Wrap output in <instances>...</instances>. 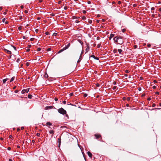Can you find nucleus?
Returning <instances> with one entry per match:
<instances>
[{"label": "nucleus", "instance_id": "nucleus-11", "mask_svg": "<svg viewBox=\"0 0 161 161\" xmlns=\"http://www.w3.org/2000/svg\"><path fill=\"white\" fill-rule=\"evenodd\" d=\"M64 50L63 48L61 49L59 51H58V53H61L62 52H63Z\"/></svg>", "mask_w": 161, "mask_h": 161}, {"label": "nucleus", "instance_id": "nucleus-13", "mask_svg": "<svg viewBox=\"0 0 161 161\" xmlns=\"http://www.w3.org/2000/svg\"><path fill=\"white\" fill-rule=\"evenodd\" d=\"M78 41L80 43V44L81 45H83V42H82V41H81L79 39L78 40Z\"/></svg>", "mask_w": 161, "mask_h": 161}, {"label": "nucleus", "instance_id": "nucleus-37", "mask_svg": "<svg viewBox=\"0 0 161 161\" xmlns=\"http://www.w3.org/2000/svg\"><path fill=\"white\" fill-rule=\"evenodd\" d=\"M65 114V117H67L68 119H69V116H68V114Z\"/></svg>", "mask_w": 161, "mask_h": 161}, {"label": "nucleus", "instance_id": "nucleus-6", "mask_svg": "<svg viewBox=\"0 0 161 161\" xmlns=\"http://www.w3.org/2000/svg\"><path fill=\"white\" fill-rule=\"evenodd\" d=\"M4 51L8 54H11L12 53L11 51L7 50L6 49H4Z\"/></svg>", "mask_w": 161, "mask_h": 161}, {"label": "nucleus", "instance_id": "nucleus-19", "mask_svg": "<svg viewBox=\"0 0 161 161\" xmlns=\"http://www.w3.org/2000/svg\"><path fill=\"white\" fill-rule=\"evenodd\" d=\"M58 145H59L61 143V139L59 138L58 139Z\"/></svg>", "mask_w": 161, "mask_h": 161}, {"label": "nucleus", "instance_id": "nucleus-57", "mask_svg": "<svg viewBox=\"0 0 161 161\" xmlns=\"http://www.w3.org/2000/svg\"><path fill=\"white\" fill-rule=\"evenodd\" d=\"M54 100L55 101H57L58 100V99L57 97H55L54 98Z\"/></svg>", "mask_w": 161, "mask_h": 161}, {"label": "nucleus", "instance_id": "nucleus-45", "mask_svg": "<svg viewBox=\"0 0 161 161\" xmlns=\"http://www.w3.org/2000/svg\"><path fill=\"white\" fill-rule=\"evenodd\" d=\"M5 20H6V19L5 18L3 19H2L3 22H4L5 21Z\"/></svg>", "mask_w": 161, "mask_h": 161}, {"label": "nucleus", "instance_id": "nucleus-27", "mask_svg": "<svg viewBox=\"0 0 161 161\" xmlns=\"http://www.w3.org/2000/svg\"><path fill=\"white\" fill-rule=\"evenodd\" d=\"M83 53V50H82V51H81V54H80V59L81 58V55Z\"/></svg>", "mask_w": 161, "mask_h": 161}, {"label": "nucleus", "instance_id": "nucleus-44", "mask_svg": "<svg viewBox=\"0 0 161 161\" xmlns=\"http://www.w3.org/2000/svg\"><path fill=\"white\" fill-rule=\"evenodd\" d=\"M30 51V49L29 48H27L26 50V52H29Z\"/></svg>", "mask_w": 161, "mask_h": 161}, {"label": "nucleus", "instance_id": "nucleus-62", "mask_svg": "<svg viewBox=\"0 0 161 161\" xmlns=\"http://www.w3.org/2000/svg\"><path fill=\"white\" fill-rule=\"evenodd\" d=\"M38 29H36L35 30V31L36 32H38Z\"/></svg>", "mask_w": 161, "mask_h": 161}, {"label": "nucleus", "instance_id": "nucleus-56", "mask_svg": "<svg viewBox=\"0 0 161 161\" xmlns=\"http://www.w3.org/2000/svg\"><path fill=\"white\" fill-rule=\"evenodd\" d=\"M121 3V1H119L118 2V3L119 4H120Z\"/></svg>", "mask_w": 161, "mask_h": 161}, {"label": "nucleus", "instance_id": "nucleus-30", "mask_svg": "<svg viewBox=\"0 0 161 161\" xmlns=\"http://www.w3.org/2000/svg\"><path fill=\"white\" fill-rule=\"evenodd\" d=\"M96 86H97V87H99L100 86V85L98 83H97L96 84Z\"/></svg>", "mask_w": 161, "mask_h": 161}, {"label": "nucleus", "instance_id": "nucleus-3", "mask_svg": "<svg viewBox=\"0 0 161 161\" xmlns=\"http://www.w3.org/2000/svg\"><path fill=\"white\" fill-rule=\"evenodd\" d=\"M94 136L97 139H98L101 137V136L100 134H95Z\"/></svg>", "mask_w": 161, "mask_h": 161}, {"label": "nucleus", "instance_id": "nucleus-35", "mask_svg": "<svg viewBox=\"0 0 161 161\" xmlns=\"http://www.w3.org/2000/svg\"><path fill=\"white\" fill-rule=\"evenodd\" d=\"M116 83H117V82L116 81H114L113 82V85H116Z\"/></svg>", "mask_w": 161, "mask_h": 161}, {"label": "nucleus", "instance_id": "nucleus-42", "mask_svg": "<svg viewBox=\"0 0 161 161\" xmlns=\"http://www.w3.org/2000/svg\"><path fill=\"white\" fill-rule=\"evenodd\" d=\"M82 12L83 14H86V11L83 10L82 11Z\"/></svg>", "mask_w": 161, "mask_h": 161}, {"label": "nucleus", "instance_id": "nucleus-10", "mask_svg": "<svg viewBox=\"0 0 161 161\" xmlns=\"http://www.w3.org/2000/svg\"><path fill=\"white\" fill-rule=\"evenodd\" d=\"M8 80V78H6V79H3V83H5V82L7 81Z\"/></svg>", "mask_w": 161, "mask_h": 161}, {"label": "nucleus", "instance_id": "nucleus-5", "mask_svg": "<svg viewBox=\"0 0 161 161\" xmlns=\"http://www.w3.org/2000/svg\"><path fill=\"white\" fill-rule=\"evenodd\" d=\"M86 47H87L86 49V53L88 52L90 49V47L89 46V44H87V45Z\"/></svg>", "mask_w": 161, "mask_h": 161}, {"label": "nucleus", "instance_id": "nucleus-14", "mask_svg": "<svg viewBox=\"0 0 161 161\" xmlns=\"http://www.w3.org/2000/svg\"><path fill=\"white\" fill-rule=\"evenodd\" d=\"M14 79H15L14 77H12L11 78V79L10 82H12L14 80Z\"/></svg>", "mask_w": 161, "mask_h": 161}, {"label": "nucleus", "instance_id": "nucleus-47", "mask_svg": "<svg viewBox=\"0 0 161 161\" xmlns=\"http://www.w3.org/2000/svg\"><path fill=\"white\" fill-rule=\"evenodd\" d=\"M19 92V91L18 90H15V91H14V92L15 93H17V92Z\"/></svg>", "mask_w": 161, "mask_h": 161}, {"label": "nucleus", "instance_id": "nucleus-1", "mask_svg": "<svg viewBox=\"0 0 161 161\" xmlns=\"http://www.w3.org/2000/svg\"><path fill=\"white\" fill-rule=\"evenodd\" d=\"M116 42L118 44H122L123 43V41L120 36H118V38L116 39Z\"/></svg>", "mask_w": 161, "mask_h": 161}, {"label": "nucleus", "instance_id": "nucleus-17", "mask_svg": "<svg viewBox=\"0 0 161 161\" xmlns=\"http://www.w3.org/2000/svg\"><path fill=\"white\" fill-rule=\"evenodd\" d=\"M26 92H25V89H23L21 91V93L22 94H24Z\"/></svg>", "mask_w": 161, "mask_h": 161}, {"label": "nucleus", "instance_id": "nucleus-54", "mask_svg": "<svg viewBox=\"0 0 161 161\" xmlns=\"http://www.w3.org/2000/svg\"><path fill=\"white\" fill-rule=\"evenodd\" d=\"M28 11L27 10H25V14H27L28 13Z\"/></svg>", "mask_w": 161, "mask_h": 161}, {"label": "nucleus", "instance_id": "nucleus-29", "mask_svg": "<svg viewBox=\"0 0 161 161\" xmlns=\"http://www.w3.org/2000/svg\"><path fill=\"white\" fill-rule=\"evenodd\" d=\"M87 96V94L86 93H85L83 95V96L85 97H86Z\"/></svg>", "mask_w": 161, "mask_h": 161}, {"label": "nucleus", "instance_id": "nucleus-36", "mask_svg": "<svg viewBox=\"0 0 161 161\" xmlns=\"http://www.w3.org/2000/svg\"><path fill=\"white\" fill-rule=\"evenodd\" d=\"M16 61L18 63H19L20 61V59L19 58H18L17 59Z\"/></svg>", "mask_w": 161, "mask_h": 161}, {"label": "nucleus", "instance_id": "nucleus-50", "mask_svg": "<svg viewBox=\"0 0 161 161\" xmlns=\"http://www.w3.org/2000/svg\"><path fill=\"white\" fill-rule=\"evenodd\" d=\"M155 94H157V95H159V92H155Z\"/></svg>", "mask_w": 161, "mask_h": 161}, {"label": "nucleus", "instance_id": "nucleus-8", "mask_svg": "<svg viewBox=\"0 0 161 161\" xmlns=\"http://www.w3.org/2000/svg\"><path fill=\"white\" fill-rule=\"evenodd\" d=\"M87 154L89 157L90 158H92V154L90 152L88 151L87 152Z\"/></svg>", "mask_w": 161, "mask_h": 161}, {"label": "nucleus", "instance_id": "nucleus-24", "mask_svg": "<svg viewBox=\"0 0 161 161\" xmlns=\"http://www.w3.org/2000/svg\"><path fill=\"white\" fill-rule=\"evenodd\" d=\"M101 43H100L99 44H98L97 46V48H99L101 46Z\"/></svg>", "mask_w": 161, "mask_h": 161}, {"label": "nucleus", "instance_id": "nucleus-38", "mask_svg": "<svg viewBox=\"0 0 161 161\" xmlns=\"http://www.w3.org/2000/svg\"><path fill=\"white\" fill-rule=\"evenodd\" d=\"M57 35V33H54L53 34V35L54 36H56Z\"/></svg>", "mask_w": 161, "mask_h": 161}, {"label": "nucleus", "instance_id": "nucleus-33", "mask_svg": "<svg viewBox=\"0 0 161 161\" xmlns=\"http://www.w3.org/2000/svg\"><path fill=\"white\" fill-rule=\"evenodd\" d=\"M36 135L37 136H40V134L39 133H36Z\"/></svg>", "mask_w": 161, "mask_h": 161}, {"label": "nucleus", "instance_id": "nucleus-9", "mask_svg": "<svg viewBox=\"0 0 161 161\" xmlns=\"http://www.w3.org/2000/svg\"><path fill=\"white\" fill-rule=\"evenodd\" d=\"M114 34H110V36L109 37V39L110 40L113 37H114Z\"/></svg>", "mask_w": 161, "mask_h": 161}, {"label": "nucleus", "instance_id": "nucleus-53", "mask_svg": "<svg viewBox=\"0 0 161 161\" xmlns=\"http://www.w3.org/2000/svg\"><path fill=\"white\" fill-rule=\"evenodd\" d=\"M116 86H114L113 88V90H115L116 89Z\"/></svg>", "mask_w": 161, "mask_h": 161}, {"label": "nucleus", "instance_id": "nucleus-58", "mask_svg": "<svg viewBox=\"0 0 161 161\" xmlns=\"http://www.w3.org/2000/svg\"><path fill=\"white\" fill-rule=\"evenodd\" d=\"M61 2H61V1H59L58 2V4H61Z\"/></svg>", "mask_w": 161, "mask_h": 161}, {"label": "nucleus", "instance_id": "nucleus-32", "mask_svg": "<svg viewBox=\"0 0 161 161\" xmlns=\"http://www.w3.org/2000/svg\"><path fill=\"white\" fill-rule=\"evenodd\" d=\"M70 43H69L66 46H67V47H68V48H69V46H70Z\"/></svg>", "mask_w": 161, "mask_h": 161}, {"label": "nucleus", "instance_id": "nucleus-60", "mask_svg": "<svg viewBox=\"0 0 161 161\" xmlns=\"http://www.w3.org/2000/svg\"><path fill=\"white\" fill-rule=\"evenodd\" d=\"M92 20H89V21H88V22L89 23H90V24H91L92 23Z\"/></svg>", "mask_w": 161, "mask_h": 161}, {"label": "nucleus", "instance_id": "nucleus-49", "mask_svg": "<svg viewBox=\"0 0 161 161\" xmlns=\"http://www.w3.org/2000/svg\"><path fill=\"white\" fill-rule=\"evenodd\" d=\"M31 45H29L28 46V48H30L31 47Z\"/></svg>", "mask_w": 161, "mask_h": 161}, {"label": "nucleus", "instance_id": "nucleus-43", "mask_svg": "<svg viewBox=\"0 0 161 161\" xmlns=\"http://www.w3.org/2000/svg\"><path fill=\"white\" fill-rule=\"evenodd\" d=\"M82 19H85L86 18V17L85 16H83L82 17Z\"/></svg>", "mask_w": 161, "mask_h": 161}, {"label": "nucleus", "instance_id": "nucleus-28", "mask_svg": "<svg viewBox=\"0 0 161 161\" xmlns=\"http://www.w3.org/2000/svg\"><path fill=\"white\" fill-rule=\"evenodd\" d=\"M126 31V29H123L122 30V31L123 32V33H124Z\"/></svg>", "mask_w": 161, "mask_h": 161}, {"label": "nucleus", "instance_id": "nucleus-25", "mask_svg": "<svg viewBox=\"0 0 161 161\" xmlns=\"http://www.w3.org/2000/svg\"><path fill=\"white\" fill-rule=\"evenodd\" d=\"M41 50V48L40 47H38L37 49V51H40Z\"/></svg>", "mask_w": 161, "mask_h": 161}, {"label": "nucleus", "instance_id": "nucleus-64", "mask_svg": "<svg viewBox=\"0 0 161 161\" xmlns=\"http://www.w3.org/2000/svg\"><path fill=\"white\" fill-rule=\"evenodd\" d=\"M87 3L88 4H90L91 3V2L90 1H88V2H87Z\"/></svg>", "mask_w": 161, "mask_h": 161}, {"label": "nucleus", "instance_id": "nucleus-63", "mask_svg": "<svg viewBox=\"0 0 161 161\" xmlns=\"http://www.w3.org/2000/svg\"><path fill=\"white\" fill-rule=\"evenodd\" d=\"M134 47L135 48H136L137 47V46L136 45H135L134 46Z\"/></svg>", "mask_w": 161, "mask_h": 161}, {"label": "nucleus", "instance_id": "nucleus-12", "mask_svg": "<svg viewBox=\"0 0 161 161\" xmlns=\"http://www.w3.org/2000/svg\"><path fill=\"white\" fill-rule=\"evenodd\" d=\"M49 132L50 134H54V131L53 130H50L49 131Z\"/></svg>", "mask_w": 161, "mask_h": 161}, {"label": "nucleus", "instance_id": "nucleus-16", "mask_svg": "<svg viewBox=\"0 0 161 161\" xmlns=\"http://www.w3.org/2000/svg\"><path fill=\"white\" fill-rule=\"evenodd\" d=\"M46 124L47 125H52V124L50 122H47Z\"/></svg>", "mask_w": 161, "mask_h": 161}, {"label": "nucleus", "instance_id": "nucleus-21", "mask_svg": "<svg viewBox=\"0 0 161 161\" xmlns=\"http://www.w3.org/2000/svg\"><path fill=\"white\" fill-rule=\"evenodd\" d=\"M117 38H118V36H116V37H115L113 39L114 42H116V39Z\"/></svg>", "mask_w": 161, "mask_h": 161}, {"label": "nucleus", "instance_id": "nucleus-59", "mask_svg": "<svg viewBox=\"0 0 161 161\" xmlns=\"http://www.w3.org/2000/svg\"><path fill=\"white\" fill-rule=\"evenodd\" d=\"M156 86H153V89H155L156 88Z\"/></svg>", "mask_w": 161, "mask_h": 161}, {"label": "nucleus", "instance_id": "nucleus-39", "mask_svg": "<svg viewBox=\"0 0 161 161\" xmlns=\"http://www.w3.org/2000/svg\"><path fill=\"white\" fill-rule=\"evenodd\" d=\"M18 29L19 30H21V29H22V27L21 26H19L18 28Z\"/></svg>", "mask_w": 161, "mask_h": 161}, {"label": "nucleus", "instance_id": "nucleus-40", "mask_svg": "<svg viewBox=\"0 0 161 161\" xmlns=\"http://www.w3.org/2000/svg\"><path fill=\"white\" fill-rule=\"evenodd\" d=\"M67 8H68L66 6H65L64 7V9L65 10H67Z\"/></svg>", "mask_w": 161, "mask_h": 161}, {"label": "nucleus", "instance_id": "nucleus-23", "mask_svg": "<svg viewBox=\"0 0 161 161\" xmlns=\"http://www.w3.org/2000/svg\"><path fill=\"white\" fill-rule=\"evenodd\" d=\"M114 53H117V50L116 49H114L113 51Z\"/></svg>", "mask_w": 161, "mask_h": 161}, {"label": "nucleus", "instance_id": "nucleus-46", "mask_svg": "<svg viewBox=\"0 0 161 161\" xmlns=\"http://www.w3.org/2000/svg\"><path fill=\"white\" fill-rule=\"evenodd\" d=\"M51 50V48H48L47 50V51H50Z\"/></svg>", "mask_w": 161, "mask_h": 161}, {"label": "nucleus", "instance_id": "nucleus-61", "mask_svg": "<svg viewBox=\"0 0 161 161\" xmlns=\"http://www.w3.org/2000/svg\"><path fill=\"white\" fill-rule=\"evenodd\" d=\"M130 97H128L127 98V100L128 101H129V100H130Z\"/></svg>", "mask_w": 161, "mask_h": 161}, {"label": "nucleus", "instance_id": "nucleus-34", "mask_svg": "<svg viewBox=\"0 0 161 161\" xmlns=\"http://www.w3.org/2000/svg\"><path fill=\"white\" fill-rule=\"evenodd\" d=\"M125 72L126 73H129L130 72V71L129 70H125Z\"/></svg>", "mask_w": 161, "mask_h": 161}, {"label": "nucleus", "instance_id": "nucleus-51", "mask_svg": "<svg viewBox=\"0 0 161 161\" xmlns=\"http://www.w3.org/2000/svg\"><path fill=\"white\" fill-rule=\"evenodd\" d=\"M156 106V104L155 103H153L152 104V107H154Z\"/></svg>", "mask_w": 161, "mask_h": 161}, {"label": "nucleus", "instance_id": "nucleus-22", "mask_svg": "<svg viewBox=\"0 0 161 161\" xmlns=\"http://www.w3.org/2000/svg\"><path fill=\"white\" fill-rule=\"evenodd\" d=\"M29 89H30V88H27V89H25V92L26 93H28L29 92Z\"/></svg>", "mask_w": 161, "mask_h": 161}, {"label": "nucleus", "instance_id": "nucleus-55", "mask_svg": "<svg viewBox=\"0 0 161 161\" xmlns=\"http://www.w3.org/2000/svg\"><path fill=\"white\" fill-rule=\"evenodd\" d=\"M45 34L46 35H48L49 34V32L48 31L47 32H46V33H45Z\"/></svg>", "mask_w": 161, "mask_h": 161}, {"label": "nucleus", "instance_id": "nucleus-15", "mask_svg": "<svg viewBox=\"0 0 161 161\" xmlns=\"http://www.w3.org/2000/svg\"><path fill=\"white\" fill-rule=\"evenodd\" d=\"M118 51L119 53L120 54L122 52V50L121 49H118Z\"/></svg>", "mask_w": 161, "mask_h": 161}, {"label": "nucleus", "instance_id": "nucleus-26", "mask_svg": "<svg viewBox=\"0 0 161 161\" xmlns=\"http://www.w3.org/2000/svg\"><path fill=\"white\" fill-rule=\"evenodd\" d=\"M68 47H67L66 46L65 47H64L63 48L64 49V50H65L66 49H68Z\"/></svg>", "mask_w": 161, "mask_h": 161}, {"label": "nucleus", "instance_id": "nucleus-7", "mask_svg": "<svg viewBox=\"0 0 161 161\" xmlns=\"http://www.w3.org/2000/svg\"><path fill=\"white\" fill-rule=\"evenodd\" d=\"M91 57L93 58L94 59L97 60H98L99 59L98 58L95 57V56L94 55H92Z\"/></svg>", "mask_w": 161, "mask_h": 161}, {"label": "nucleus", "instance_id": "nucleus-48", "mask_svg": "<svg viewBox=\"0 0 161 161\" xmlns=\"http://www.w3.org/2000/svg\"><path fill=\"white\" fill-rule=\"evenodd\" d=\"M73 93H71L69 94V96L70 97L72 96L73 95Z\"/></svg>", "mask_w": 161, "mask_h": 161}, {"label": "nucleus", "instance_id": "nucleus-41", "mask_svg": "<svg viewBox=\"0 0 161 161\" xmlns=\"http://www.w3.org/2000/svg\"><path fill=\"white\" fill-rule=\"evenodd\" d=\"M66 101L64 100L63 101V103L64 104H65L66 103Z\"/></svg>", "mask_w": 161, "mask_h": 161}, {"label": "nucleus", "instance_id": "nucleus-4", "mask_svg": "<svg viewBox=\"0 0 161 161\" xmlns=\"http://www.w3.org/2000/svg\"><path fill=\"white\" fill-rule=\"evenodd\" d=\"M53 106H46L45 108V110H48L49 109H52L53 108Z\"/></svg>", "mask_w": 161, "mask_h": 161}, {"label": "nucleus", "instance_id": "nucleus-52", "mask_svg": "<svg viewBox=\"0 0 161 161\" xmlns=\"http://www.w3.org/2000/svg\"><path fill=\"white\" fill-rule=\"evenodd\" d=\"M138 90L139 91H141V90H142V88H141V87H139V88H138Z\"/></svg>", "mask_w": 161, "mask_h": 161}, {"label": "nucleus", "instance_id": "nucleus-20", "mask_svg": "<svg viewBox=\"0 0 161 161\" xmlns=\"http://www.w3.org/2000/svg\"><path fill=\"white\" fill-rule=\"evenodd\" d=\"M32 96L31 95L29 94V95H28V98H29L30 99H31L32 98Z\"/></svg>", "mask_w": 161, "mask_h": 161}, {"label": "nucleus", "instance_id": "nucleus-31", "mask_svg": "<svg viewBox=\"0 0 161 161\" xmlns=\"http://www.w3.org/2000/svg\"><path fill=\"white\" fill-rule=\"evenodd\" d=\"M12 46L14 48L15 50L16 51V50H17L15 46Z\"/></svg>", "mask_w": 161, "mask_h": 161}, {"label": "nucleus", "instance_id": "nucleus-18", "mask_svg": "<svg viewBox=\"0 0 161 161\" xmlns=\"http://www.w3.org/2000/svg\"><path fill=\"white\" fill-rule=\"evenodd\" d=\"M78 18H77V17H76L75 16H74L72 17V18L73 19H78Z\"/></svg>", "mask_w": 161, "mask_h": 161}, {"label": "nucleus", "instance_id": "nucleus-2", "mask_svg": "<svg viewBox=\"0 0 161 161\" xmlns=\"http://www.w3.org/2000/svg\"><path fill=\"white\" fill-rule=\"evenodd\" d=\"M58 111L60 114L63 115L66 114V111L62 108H59L58 110Z\"/></svg>", "mask_w": 161, "mask_h": 161}]
</instances>
